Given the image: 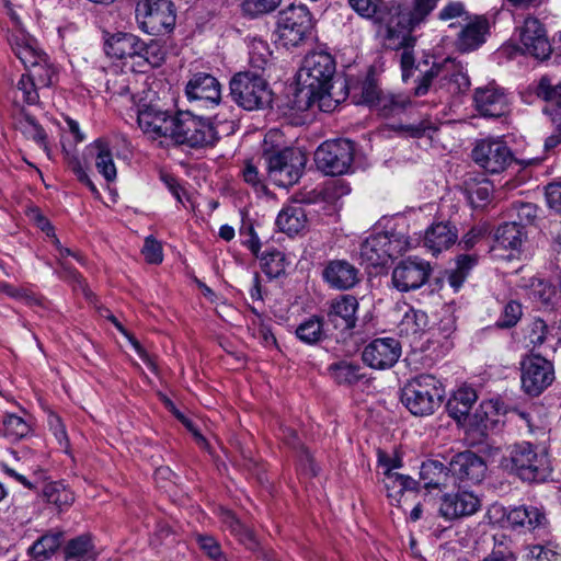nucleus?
Instances as JSON below:
<instances>
[{
	"instance_id": "1",
	"label": "nucleus",
	"mask_w": 561,
	"mask_h": 561,
	"mask_svg": "<svg viewBox=\"0 0 561 561\" xmlns=\"http://www.w3.org/2000/svg\"><path fill=\"white\" fill-rule=\"evenodd\" d=\"M439 0H414L411 8L391 10L380 19L378 35L386 49L402 50L400 66L402 80L408 81L413 75L415 57L414 47L417 42L414 32L424 24L428 15L437 7Z\"/></svg>"
},
{
	"instance_id": "2",
	"label": "nucleus",
	"mask_w": 561,
	"mask_h": 561,
	"mask_svg": "<svg viewBox=\"0 0 561 561\" xmlns=\"http://www.w3.org/2000/svg\"><path fill=\"white\" fill-rule=\"evenodd\" d=\"M137 122L146 135L173 140H220L224 136L219 128H232L233 125L232 122H227L213 126L191 112L171 115L151 104L142 105L138 110Z\"/></svg>"
},
{
	"instance_id": "3",
	"label": "nucleus",
	"mask_w": 561,
	"mask_h": 561,
	"mask_svg": "<svg viewBox=\"0 0 561 561\" xmlns=\"http://www.w3.org/2000/svg\"><path fill=\"white\" fill-rule=\"evenodd\" d=\"M413 247L408 236L407 219L399 216L382 217L375 225V231L359 248V257L367 266H383Z\"/></svg>"
},
{
	"instance_id": "4",
	"label": "nucleus",
	"mask_w": 561,
	"mask_h": 561,
	"mask_svg": "<svg viewBox=\"0 0 561 561\" xmlns=\"http://www.w3.org/2000/svg\"><path fill=\"white\" fill-rule=\"evenodd\" d=\"M108 144L110 142H90L84 147L81 154L77 149L76 142L62 144V151L69 167L77 175L78 180L85 184L92 193H98V188L87 172V165L93 158L95 159V167L99 173L107 182H113L116 179L117 171Z\"/></svg>"
},
{
	"instance_id": "5",
	"label": "nucleus",
	"mask_w": 561,
	"mask_h": 561,
	"mask_svg": "<svg viewBox=\"0 0 561 561\" xmlns=\"http://www.w3.org/2000/svg\"><path fill=\"white\" fill-rule=\"evenodd\" d=\"M469 87L470 80L463 66L455 59L446 58L442 62L433 64L419 79L414 95L423 96L430 89L435 92L458 94L467 91Z\"/></svg>"
},
{
	"instance_id": "6",
	"label": "nucleus",
	"mask_w": 561,
	"mask_h": 561,
	"mask_svg": "<svg viewBox=\"0 0 561 561\" xmlns=\"http://www.w3.org/2000/svg\"><path fill=\"white\" fill-rule=\"evenodd\" d=\"M443 397L442 382L433 375L422 374L404 386L401 400L412 414L428 415L439 407Z\"/></svg>"
},
{
	"instance_id": "7",
	"label": "nucleus",
	"mask_w": 561,
	"mask_h": 561,
	"mask_svg": "<svg viewBox=\"0 0 561 561\" xmlns=\"http://www.w3.org/2000/svg\"><path fill=\"white\" fill-rule=\"evenodd\" d=\"M232 100L247 111L260 110L272 102L266 80L257 71H242L230 80Z\"/></svg>"
},
{
	"instance_id": "8",
	"label": "nucleus",
	"mask_w": 561,
	"mask_h": 561,
	"mask_svg": "<svg viewBox=\"0 0 561 561\" xmlns=\"http://www.w3.org/2000/svg\"><path fill=\"white\" fill-rule=\"evenodd\" d=\"M313 28V18L306 5H289L278 15L276 33L284 46L296 47L312 36Z\"/></svg>"
},
{
	"instance_id": "9",
	"label": "nucleus",
	"mask_w": 561,
	"mask_h": 561,
	"mask_svg": "<svg viewBox=\"0 0 561 561\" xmlns=\"http://www.w3.org/2000/svg\"><path fill=\"white\" fill-rule=\"evenodd\" d=\"M511 461L517 476L528 482L545 481L551 471L546 450H538L529 443L517 444L512 448Z\"/></svg>"
},
{
	"instance_id": "10",
	"label": "nucleus",
	"mask_w": 561,
	"mask_h": 561,
	"mask_svg": "<svg viewBox=\"0 0 561 561\" xmlns=\"http://www.w3.org/2000/svg\"><path fill=\"white\" fill-rule=\"evenodd\" d=\"M307 163L306 152L295 146L274 151L267 157L271 178L279 186L294 185L301 178Z\"/></svg>"
},
{
	"instance_id": "11",
	"label": "nucleus",
	"mask_w": 561,
	"mask_h": 561,
	"mask_svg": "<svg viewBox=\"0 0 561 561\" xmlns=\"http://www.w3.org/2000/svg\"><path fill=\"white\" fill-rule=\"evenodd\" d=\"M136 20L145 33L163 35L175 25V9L169 0H141L136 5Z\"/></svg>"
},
{
	"instance_id": "12",
	"label": "nucleus",
	"mask_w": 561,
	"mask_h": 561,
	"mask_svg": "<svg viewBox=\"0 0 561 561\" xmlns=\"http://www.w3.org/2000/svg\"><path fill=\"white\" fill-rule=\"evenodd\" d=\"M335 62L327 53L308 55L298 71V83L308 90L310 98L327 91L329 83L334 80Z\"/></svg>"
},
{
	"instance_id": "13",
	"label": "nucleus",
	"mask_w": 561,
	"mask_h": 561,
	"mask_svg": "<svg viewBox=\"0 0 561 561\" xmlns=\"http://www.w3.org/2000/svg\"><path fill=\"white\" fill-rule=\"evenodd\" d=\"M355 160V142H321L314 151V163L327 175L347 173Z\"/></svg>"
},
{
	"instance_id": "14",
	"label": "nucleus",
	"mask_w": 561,
	"mask_h": 561,
	"mask_svg": "<svg viewBox=\"0 0 561 561\" xmlns=\"http://www.w3.org/2000/svg\"><path fill=\"white\" fill-rule=\"evenodd\" d=\"M554 380L553 364L540 354L526 356L520 362V382L525 393L541 394Z\"/></svg>"
},
{
	"instance_id": "15",
	"label": "nucleus",
	"mask_w": 561,
	"mask_h": 561,
	"mask_svg": "<svg viewBox=\"0 0 561 561\" xmlns=\"http://www.w3.org/2000/svg\"><path fill=\"white\" fill-rule=\"evenodd\" d=\"M432 272L430 263L420 257H408L393 268L391 282L399 291H410L422 287Z\"/></svg>"
},
{
	"instance_id": "16",
	"label": "nucleus",
	"mask_w": 561,
	"mask_h": 561,
	"mask_svg": "<svg viewBox=\"0 0 561 561\" xmlns=\"http://www.w3.org/2000/svg\"><path fill=\"white\" fill-rule=\"evenodd\" d=\"M486 469L484 460L470 450L455 455L449 462L453 484L459 486L480 483L485 477Z\"/></svg>"
},
{
	"instance_id": "17",
	"label": "nucleus",
	"mask_w": 561,
	"mask_h": 561,
	"mask_svg": "<svg viewBox=\"0 0 561 561\" xmlns=\"http://www.w3.org/2000/svg\"><path fill=\"white\" fill-rule=\"evenodd\" d=\"M476 110L484 117H501L511 110V99L505 89L491 82L474 90Z\"/></svg>"
},
{
	"instance_id": "18",
	"label": "nucleus",
	"mask_w": 561,
	"mask_h": 561,
	"mask_svg": "<svg viewBox=\"0 0 561 561\" xmlns=\"http://www.w3.org/2000/svg\"><path fill=\"white\" fill-rule=\"evenodd\" d=\"M401 356V345L393 337H378L369 342L363 350V362L374 369L391 368Z\"/></svg>"
},
{
	"instance_id": "19",
	"label": "nucleus",
	"mask_w": 561,
	"mask_h": 561,
	"mask_svg": "<svg viewBox=\"0 0 561 561\" xmlns=\"http://www.w3.org/2000/svg\"><path fill=\"white\" fill-rule=\"evenodd\" d=\"M519 43L524 54H528L538 60L549 58L552 53L543 25L533 16L524 20L519 31Z\"/></svg>"
},
{
	"instance_id": "20",
	"label": "nucleus",
	"mask_w": 561,
	"mask_h": 561,
	"mask_svg": "<svg viewBox=\"0 0 561 561\" xmlns=\"http://www.w3.org/2000/svg\"><path fill=\"white\" fill-rule=\"evenodd\" d=\"M481 507L480 499L470 491L444 493L439 499L438 514L446 520H454L476 514Z\"/></svg>"
},
{
	"instance_id": "21",
	"label": "nucleus",
	"mask_w": 561,
	"mask_h": 561,
	"mask_svg": "<svg viewBox=\"0 0 561 561\" xmlns=\"http://www.w3.org/2000/svg\"><path fill=\"white\" fill-rule=\"evenodd\" d=\"M185 95L191 102H199L203 106L213 107L220 103L221 87L214 76L197 72L187 81Z\"/></svg>"
},
{
	"instance_id": "22",
	"label": "nucleus",
	"mask_w": 561,
	"mask_h": 561,
	"mask_svg": "<svg viewBox=\"0 0 561 561\" xmlns=\"http://www.w3.org/2000/svg\"><path fill=\"white\" fill-rule=\"evenodd\" d=\"M473 160L490 173L503 171L512 161L505 142H479L472 151Z\"/></svg>"
},
{
	"instance_id": "23",
	"label": "nucleus",
	"mask_w": 561,
	"mask_h": 561,
	"mask_svg": "<svg viewBox=\"0 0 561 561\" xmlns=\"http://www.w3.org/2000/svg\"><path fill=\"white\" fill-rule=\"evenodd\" d=\"M556 336L553 328H550L543 320L535 319L524 329L523 342L530 352H538L545 356L556 351Z\"/></svg>"
},
{
	"instance_id": "24",
	"label": "nucleus",
	"mask_w": 561,
	"mask_h": 561,
	"mask_svg": "<svg viewBox=\"0 0 561 561\" xmlns=\"http://www.w3.org/2000/svg\"><path fill=\"white\" fill-rule=\"evenodd\" d=\"M358 301L352 295H341L329 304L328 319L336 329H353Z\"/></svg>"
},
{
	"instance_id": "25",
	"label": "nucleus",
	"mask_w": 561,
	"mask_h": 561,
	"mask_svg": "<svg viewBox=\"0 0 561 561\" xmlns=\"http://www.w3.org/2000/svg\"><path fill=\"white\" fill-rule=\"evenodd\" d=\"M323 279L336 289H350L358 283V271L346 260L330 261L323 272Z\"/></svg>"
},
{
	"instance_id": "26",
	"label": "nucleus",
	"mask_w": 561,
	"mask_h": 561,
	"mask_svg": "<svg viewBox=\"0 0 561 561\" xmlns=\"http://www.w3.org/2000/svg\"><path fill=\"white\" fill-rule=\"evenodd\" d=\"M536 93L539 98L551 103L545 107L543 112L551 116L552 123L561 134V81L553 83L550 77L543 76L538 81Z\"/></svg>"
},
{
	"instance_id": "27",
	"label": "nucleus",
	"mask_w": 561,
	"mask_h": 561,
	"mask_svg": "<svg viewBox=\"0 0 561 561\" xmlns=\"http://www.w3.org/2000/svg\"><path fill=\"white\" fill-rule=\"evenodd\" d=\"M437 129L430 122H421L412 125H385L377 129L378 138H428L433 139Z\"/></svg>"
},
{
	"instance_id": "28",
	"label": "nucleus",
	"mask_w": 561,
	"mask_h": 561,
	"mask_svg": "<svg viewBox=\"0 0 561 561\" xmlns=\"http://www.w3.org/2000/svg\"><path fill=\"white\" fill-rule=\"evenodd\" d=\"M458 234L455 227L448 222H437L432 225L425 233V247L433 254L448 250L457 241Z\"/></svg>"
},
{
	"instance_id": "29",
	"label": "nucleus",
	"mask_w": 561,
	"mask_h": 561,
	"mask_svg": "<svg viewBox=\"0 0 561 561\" xmlns=\"http://www.w3.org/2000/svg\"><path fill=\"white\" fill-rule=\"evenodd\" d=\"M142 47V41L131 33H116L105 44L108 56L123 59L136 58L138 49Z\"/></svg>"
},
{
	"instance_id": "30",
	"label": "nucleus",
	"mask_w": 561,
	"mask_h": 561,
	"mask_svg": "<svg viewBox=\"0 0 561 561\" xmlns=\"http://www.w3.org/2000/svg\"><path fill=\"white\" fill-rule=\"evenodd\" d=\"M387 496L392 505L400 506L404 496L414 494L417 491L419 482L410 476L394 473L383 477Z\"/></svg>"
},
{
	"instance_id": "31",
	"label": "nucleus",
	"mask_w": 561,
	"mask_h": 561,
	"mask_svg": "<svg viewBox=\"0 0 561 561\" xmlns=\"http://www.w3.org/2000/svg\"><path fill=\"white\" fill-rule=\"evenodd\" d=\"M545 513L536 506H518L510 508L508 528H526L535 530L546 525Z\"/></svg>"
},
{
	"instance_id": "32",
	"label": "nucleus",
	"mask_w": 561,
	"mask_h": 561,
	"mask_svg": "<svg viewBox=\"0 0 561 561\" xmlns=\"http://www.w3.org/2000/svg\"><path fill=\"white\" fill-rule=\"evenodd\" d=\"M420 480L425 489L447 488L453 483L449 466L438 460L424 461L420 469Z\"/></svg>"
},
{
	"instance_id": "33",
	"label": "nucleus",
	"mask_w": 561,
	"mask_h": 561,
	"mask_svg": "<svg viewBox=\"0 0 561 561\" xmlns=\"http://www.w3.org/2000/svg\"><path fill=\"white\" fill-rule=\"evenodd\" d=\"M307 225V214L305 208L294 203L285 206L276 218L278 229L289 236L299 233Z\"/></svg>"
},
{
	"instance_id": "34",
	"label": "nucleus",
	"mask_w": 561,
	"mask_h": 561,
	"mask_svg": "<svg viewBox=\"0 0 561 561\" xmlns=\"http://www.w3.org/2000/svg\"><path fill=\"white\" fill-rule=\"evenodd\" d=\"M488 27V21L483 18L469 22L459 33L458 49L463 53L477 49L484 42Z\"/></svg>"
},
{
	"instance_id": "35",
	"label": "nucleus",
	"mask_w": 561,
	"mask_h": 561,
	"mask_svg": "<svg viewBox=\"0 0 561 561\" xmlns=\"http://www.w3.org/2000/svg\"><path fill=\"white\" fill-rule=\"evenodd\" d=\"M518 287L524 291V295L538 307L549 305L554 295V288L546 280L538 277L523 278Z\"/></svg>"
},
{
	"instance_id": "36",
	"label": "nucleus",
	"mask_w": 561,
	"mask_h": 561,
	"mask_svg": "<svg viewBox=\"0 0 561 561\" xmlns=\"http://www.w3.org/2000/svg\"><path fill=\"white\" fill-rule=\"evenodd\" d=\"M477 402V393L470 387L458 388L447 403V409L455 420L460 422L469 416V412Z\"/></svg>"
},
{
	"instance_id": "37",
	"label": "nucleus",
	"mask_w": 561,
	"mask_h": 561,
	"mask_svg": "<svg viewBox=\"0 0 561 561\" xmlns=\"http://www.w3.org/2000/svg\"><path fill=\"white\" fill-rule=\"evenodd\" d=\"M514 413L525 422L530 434L543 436L549 431L547 410L542 404H531L525 410L517 409Z\"/></svg>"
},
{
	"instance_id": "38",
	"label": "nucleus",
	"mask_w": 561,
	"mask_h": 561,
	"mask_svg": "<svg viewBox=\"0 0 561 561\" xmlns=\"http://www.w3.org/2000/svg\"><path fill=\"white\" fill-rule=\"evenodd\" d=\"M465 194L473 207L484 206L493 192L491 182L484 176L476 178L469 175L465 182Z\"/></svg>"
},
{
	"instance_id": "39",
	"label": "nucleus",
	"mask_w": 561,
	"mask_h": 561,
	"mask_svg": "<svg viewBox=\"0 0 561 561\" xmlns=\"http://www.w3.org/2000/svg\"><path fill=\"white\" fill-rule=\"evenodd\" d=\"M325 90L312 98L318 100L320 108L325 112L333 111L348 94L346 80L340 78L332 80Z\"/></svg>"
},
{
	"instance_id": "40",
	"label": "nucleus",
	"mask_w": 561,
	"mask_h": 561,
	"mask_svg": "<svg viewBox=\"0 0 561 561\" xmlns=\"http://www.w3.org/2000/svg\"><path fill=\"white\" fill-rule=\"evenodd\" d=\"M427 324L428 318L424 311L405 306L403 316L398 323V330L401 336L409 337L423 332Z\"/></svg>"
},
{
	"instance_id": "41",
	"label": "nucleus",
	"mask_w": 561,
	"mask_h": 561,
	"mask_svg": "<svg viewBox=\"0 0 561 561\" xmlns=\"http://www.w3.org/2000/svg\"><path fill=\"white\" fill-rule=\"evenodd\" d=\"M53 245L55 247V256L58 262L59 268L56 270V273L59 275V277L65 279H71V280H79V274L76 272V270L72 267L70 263V259L76 260L79 263H83L82 257L71 251L68 248L62 247L59 239L57 237H54V240H51Z\"/></svg>"
},
{
	"instance_id": "42",
	"label": "nucleus",
	"mask_w": 561,
	"mask_h": 561,
	"mask_svg": "<svg viewBox=\"0 0 561 561\" xmlns=\"http://www.w3.org/2000/svg\"><path fill=\"white\" fill-rule=\"evenodd\" d=\"M62 533H48L38 538L30 548V554L35 561L49 559L60 547Z\"/></svg>"
},
{
	"instance_id": "43",
	"label": "nucleus",
	"mask_w": 561,
	"mask_h": 561,
	"mask_svg": "<svg viewBox=\"0 0 561 561\" xmlns=\"http://www.w3.org/2000/svg\"><path fill=\"white\" fill-rule=\"evenodd\" d=\"M66 560L91 561L96 558V551L89 536H79L65 547Z\"/></svg>"
},
{
	"instance_id": "44",
	"label": "nucleus",
	"mask_w": 561,
	"mask_h": 561,
	"mask_svg": "<svg viewBox=\"0 0 561 561\" xmlns=\"http://www.w3.org/2000/svg\"><path fill=\"white\" fill-rule=\"evenodd\" d=\"M295 334L299 341L308 345H312L320 342L324 334L322 319L312 316L304 320L296 328Z\"/></svg>"
},
{
	"instance_id": "45",
	"label": "nucleus",
	"mask_w": 561,
	"mask_h": 561,
	"mask_svg": "<svg viewBox=\"0 0 561 561\" xmlns=\"http://www.w3.org/2000/svg\"><path fill=\"white\" fill-rule=\"evenodd\" d=\"M43 494L48 503L54 504L59 510L69 507L75 501L72 491L61 482L48 483L45 485Z\"/></svg>"
},
{
	"instance_id": "46",
	"label": "nucleus",
	"mask_w": 561,
	"mask_h": 561,
	"mask_svg": "<svg viewBox=\"0 0 561 561\" xmlns=\"http://www.w3.org/2000/svg\"><path fill=\"white\" fill-rule=\"evenodd\" d=\"M496 243L504 249L517 250L523 243V231L520 224L508 222L501 226L496 231Z\"/></svg>"
},
{
	"instance_id": "47",
	"label": "nucleus",
	"mask_w": 561,
	"mask_h": 561,
	"mask_svg": "<svg viewBox=\"0 0 561 561\" xmlns=\"http://www.w3.org/2000/svg\"><path fill=\"white\" fill-rule=\"evenodd\" d=\"M219 517L221 523L237 536L240 541L248 543L250 548L254 547V537L250 529L240 523L234 514L227 508H219Z\"/></svg>"
},
{
	"instance_id": "48",
	"label": "nucleus",
	"mask_w": 561,
	"mask_h": 561,
	"mask_svg": "<svg viewBox=\"0 0 561 561\" xmlns=\"http://www.w3.org/2000/svg\"><path fill=\"white\" fill-rule=\"evenodd\" d=\"M26 76L39 88L50 87L57 79V71L44 57L37 65L30 68Z\"/></svg>"
},
{
	"instance_id": "49",
	"label": "nucleus",
	"mask_w": 561,
	"mask_h": 561,
	"mask_svg": "<svg viewBox=\"0 0 561 561\" xmlns=\"http://www.w3.org/2000/svg\"><path fill=\"white\" fill-rule=\"evenodd\" d=\"M476 260L470 255H460L456 261V267L447 273V283L458 291L466 280L469 271L474 266Z\"/></svg>"
},
{
	"instance_id": "50",
	"label": "nucleus",
	"mask_w": 561,
	"mask_h": 561,
	"mask_svg": "<svg viewBox=\"0 0 561 561\" xmlns=\"http://www.w3.org/2000/svg\"><path fill=\"white\" fill-rule=\"evenodd\" d=\"M3 434L11 440L24 438L31 432L26 420L16 414H7L2 420Z\"/></svg>"
},
{
	"instance_id": "51",
	"label": "nucleus",
	"mask_w": 561,
	"mask_h": 561,
	"mask_svg": "<svg viewBox=\"0 0 561 561\" xmlns=\"http://www.w3.org/2000/svg\"><path fill=\"white\" fill-rule=\"evenodd\" d=\"M15 138H26L32 140H45L48 135L44 128L36 123L34 118L24 115L15 124Z\"/></svg>"
},
{
	"instance_id": "52",
	"label": "nucleus",
	"mask_w": 561,
	"mask_h": 561,
	"mask_svg": "<svg viewBox=\"0 0 561 561\" xmlns=\"http://www.w3.org/2000/svg\"><path fill=\"white\" fill-rule=\"evenodd\" d=\"M263 271L270 277H278L285 273L286 261L285 255L278 250L260 254Z\"/></svg>"
},
{
	"instance_id": "53",
	"label": "nucleus",
	"mask_w": 561,
	"mask_h": 561,
	"mask_svg": "<svg viewBox=\"0 0 561 561\" xmlns=\"http://www.w3.org/2000/svg\"><path fill=\"white\" fill-rule=\"evenodd\" d=\"M282 0H243L241 10L247 16L257 18L274 12Z\"/></svg>"
},
{
	"instance_id": "54",
	"label": "nucleus",
	"mask_w": 561,
	"mask_h": 561,
	"mask_svg": "<svg viewBox=\"0 0 561 561\" xmlns=\"http://www.w3.org/2000/svg\"><path fill=\"white\" fill-rule=\"evenodd\" d=\"M456 330L455 319L448 314L443 318L438 325L432 331V339L434 343L440 344L445 350L453 346L450 337Z\"/></svg>"
},
{
	"instance_id": "55",
	"label": "nucleus",
	"mask_w": 561,
	"mask_h": 561,
	"mask_svg": "<svg viewBox=\"0 0 561 561\" xmlns=\"http://www.w3.org/2000/svg\"><path fill=\"white\" fill-rule=\"evenodd\" d=\"M13 50L16 57L21 60V62L25 66L27 70L30 68H33L41 60H43L44 57H46L45 54H43L32 44L26 42L16 43L13 47Z\"/></svg>"
},
{
	"instance_id": "56",
	"label": "nucleus",
	"mask_w": 561,
	"mask_h": 561,
	"mask_svg": "<svg viewBox=\"0 0 561 561\" xmlns=\"http://www.w3.org/2000/svg\"><path fill=\"white\" fill-rule=\"evenodd\" d=\"M137 58L142 59L151 67H159L164 61V51L161 46L154 42H142V47L138 49Z\"/></svg>"
},
{
	"instance_id": "57",
	"label": "nucleus",
	"mask_w": 561,
	"mask_h": 561,
	"mask_svg": "<svg viewBox=\"0 0 561 561\" xmlns=\"http://www.w3.org/2000/svg\"><path fill=\"white\" fill-rule=\"evenodd\" d=\"M335 380L340 383H353L359 379V367L348 362H341L331 366Z\"/></svg>"
},
{
	"instance_id": "58",
	"label": "nucleus",
	"mask_w": 561,
	"mask_h": 561,
	"mask_svg": "<svg viewBox=\"0 0 561 561\" xmlns=\"http://www.w3.org/2000/svg\"><path fill=\"white\" fill-rule=\"evenodd\" d=\"M271 57L268 45L263 41H254L250 50V64L256 70H264Z\"/></svg>"
},
{
	"instance_id": "59",
	"label": "nucleus",
	"mask_w": 561,
	"mask_h": 561,
	"mask_svg": "<svg viewBox=\"0 0 561 561\" xmlns=\"http://www.w3.org/2000/svg\"><path fill=\"white\" fill-rule=\"evenodd\" d=\"M130 77L126 73H116L106 81V90L112 96H126L130 91Z\"/></svg>"
},
{
	"instance_id": "60",
	"label": "nucleus",
	"mask_w": 561,
	"mask_h": 561,
	"mask_svg": "<svg viewBox=\"0 0 561 561\" xmlns=\"http://www.w3.org/2000/svg\"><path fill=\"white\" fill-rule=\"evenodd\" d=\"M523 314L522 306L519 302L512 300L506 304L504 310L497 321L499 327L501 328H512L514 327L520 319Z\"/></svg>"
},
{
	"instance_id": "61",
	"label": "nucleus",
	"mask_w": 561,
	"mask_h": 561,
	"mask_svg": "<svg viewBox=\"0 0 561 561\" xmlns=\"http://www.w3.org/2000/svg\"><path fill=\"white\" fill-rule=\"evenodd\" d=\"M141 253L150 264H160L163 260L162 245L151 236L145 239Z\"/></svg>"
},
{
	"instance_id": "62",
	"label": "nucleus",
	"mask_w": 561,
	"mask_h": 561,
	"mask_svg": "<svg viewBox=\"0 0 561 561\" xmlns=\"http://www.w3.org/2000/svg\"><path fill=\"white\" fill-rule=\"evenodd\" d=\"M38 89L41 88L26 75H22L18 82V93L21 94V99L27 104H35L38 101Z\"/></svg>"
},
{
	"instance_id": "63",
	"label": "nucleus",
	"mask_w": 561,
	"mask_h": 561,
	"mask_svg": "<svg viewBox=\"0 0 561 561\" xmlns=\"http://www.w3.org/2000/svg\"><path fill=\"white\" fill-rule=\"evenodd\" d=\"M378 466L382 469L383 477L397 473L394 470L402 467V459L396 454H388L381 449L377 450Z\"/></svg>"
},
{
	"instance_id": "64",
	"label": "nucleus",
	"mask_w": 561,
	"mask_h": 561,
	"mask_svg": "<svg viewBox=\"0 0 561 561\" xmlns=\"http://www.w3.org/2000/svg\"><path fill=\"white\" fill-rule=\"evenodd\" d=\"M508 515L510 510L501 504L494 503L488 508L485 517L492 525L508 528Z\"/></svg>"
}]
</instances>
